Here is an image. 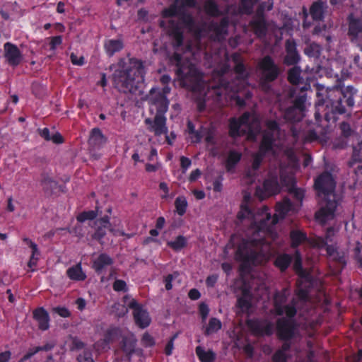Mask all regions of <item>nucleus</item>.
Instances as JSON below:
<instances>
[{"label":"nucleus","mask_w":362,"mask_h":362,"mask_svg":"<svg viewBox=\"0 0 362 362\" xmlns=\"http://www.w3.org/2000/svg\"><path fill=\"white\" fill-rule=\"evenodd\" d=\"M292 202L285 198L276 205V213L272 216L267 206L262 208L264 215L260 221H252L247 229L246 238H243L235 251L236 259L241 262L240 269L250 268L264 253V248H269L270 243L266 236L271 234L274 226L280 219H284L292 208Z\"/></svg>","instance_id":"obj_1"},{"label":"nucleus","mask_w":362,"mask_h":362,"mask_svg":"<svg viewBox=\"0 0 362 362\" xmlns=\"http://www.w3.org/2000/svg\"><path fill=\"white\" fill-rule=\"evenodd\" d=\"M118 64L121 69L116 70L113 74L115 83L124 93L136 94L141 92L146 74L144 62L132 57L129 58L127 64L123 59Z\"/></svg>","instance_id":"obj_2"},{"label":"nucleus","mask_w":362,"mask_h":362,"mask_svg":"<svg viewBox=\"0 0 362 362\" xmlns=\"http://www.w3.org/2000/svg\"><path fill=\"white\" fill-rule=\"evenodd\" d=\"M314 188L319 196H324L322 206L315 213V218L320 223L325 224L327 221L334 218L339 204L335 193L336 181L332 174L328 171H324L320 174L315 179Z\"/></svg>","instance_id":"obj_3"},{"label":"nucleus","mask_w":362,"mask_h":362,"mask_svg":"<svg viewBox=\"0 0 362 362\" xmlns=\"http://www.w3.org/2000/svg\"><path fill=\"white\" fill-rule=\"evenodd\" d=\"M170 61L175 65V74L183 88L194 93L203 90V74L190 60L183 59L181 54L175 52L170 57Z\"/></svg>","instance_id":"obj_4"},{"label":"nucleus","mask_w":362,"mask_h":362,"mask_svg":"<svg viewBox=\"0 0 362 362\" xmlns=\"http://www.w3.org/2000/svg\"><path fill=\"white\" fill-rule=\"evenodd\" d=\"M148 103L151 111L153 108L156 110L154 118H146L144 120L148 126V130L153 132L156 136L167 134L168 129L166 125L167 118L165 114L168 110L169 101L165 93L160 92L156 88H152L149 91Z\"/></svg>","instance_id":"obj_5"},{"label":"nucleus","mask_w":362,"mask_h":362,"mask_svg":"<svg viewBox=\"0 0 362 362\" xmlns=\"http://www.w3.org/2000/svg\"><path fill=\"white\" fill-rule=\"evenodd\" d=\"M356 93L357 90L352 86L345 88L336 87L328 92L326 105L328 106L330 104L333 115L344 114L347 110L346 108L352 109L354 106V96ZM325 103V101L322 105Z\"/></svg>","instance_id":"obj_6"},{"label":"nucleus","mask_w":362,"mask_h":362,"mask_svg":"<svg viewBox=\"0 0 362 362\" xmlns=\"http://www.w3.org/2000/svg\"><path fill=\"white\" fill-rule=\"evenodd\" d=\"M257 68L259 71V87L263 91L269 93L272 89V83L280 75V68L269 55H266L260 59Z\"/></svg>","instance_id":"obj_7"},{"label":"nucleus","mask_w":362,"mask_h":362,"mask_svg":"<svg viewBox=\"0 0 362 362\" xmlns=\"http://www.w3.org/2000/svg\"><path fill=\"white\" fill-rule=\"evenodd\" d=\"M266 3H261L250 21V26L254 34L259 38L264 37L268 31V23L264 13Z\"/></svg>","instance_id":"obj_8"},{"label":"nucleus","mask_w":362,"mask_h":362,"mask_svg":"<svg viewBox=\"0 0 362 362\" xmlns=\"http://www.w3.org/2000/svg\"><path fill=\"white\" fill-rule=\"evenodd\" d=\"M251 114L249 112H245L238 118L231 117L228 121V134L232 139H237L245 134L247 132L242 129V126H245L248 129V132H252V127L250 123Z\"/></svg>","instance_id":"obj_9"},{"label":"nucleus","mask_w":362,"mask_h":362,"mask_svg":"<svg viewBox=\"0 0 362 362\" xmlns=\"http://www.w3.org/2000/svg\"><path fill=\"white\" fill-rule=\"evenodd\" d=\"M305 95L296 97L293 104L284 110V118L291 123L301 121L305 116Z\"/></svg>","instance_id":"obj_10"},{"label":"nucleus","mask_w":362,"mask_h":362,"mask_svg":"<svg viewBox=\"0 0 362 362\" xmlns=\"http://www.w3.org/2000/svg\"><path fill=\"white\" fill-rule=\"evenodd\" d=\"M276 335L281 341H291L296 336L297 324L293 319L279 318L276 321Z\"/></svg>","instance_id":"obj_11"},{"label":"nucleus","mask_w":362,"mask_h":362,"mask_svg":"<svg viewBox=\"0 0 362 362\" xmlns=\"http://www.w3.org/2000/svg\"><path fill=\"white\" fill-rule=\"evenodd\" d=\"M246 325L255 336H271L273 334L274 325L266 319H248L246 320Z\"/></svg>","instance_id":"obj_12"},{"label":"nucleus","mask_w":362,"mask_h":362,"mask_svg":"<svg viewBox=\"0 0 362 362\" xmlns=\"http://www.w3.org/2000/svg\"><path fill=\"white\" fill-rule=\"evenodd\" d=\"M128 307L133 310V315L135 323L141 329L149 326L151 318L148 313L144 310L135 299H132L128 304Z\"/></svg>","instance_id":"obj_13"},{"label":"nucleus","mask_w":362,"mask_h":362,"mask_svg":"<svg viewBox=\"0 0 362 362\" xmlns=\"http://www.w3.org/2000/svg\"><path fill=\"white\" fill-rule=\"evenodd\" d=\"M4 57L6 62L11 66H18L23 61V54L17 45L10 42L4 45Z\"/></svg>","instance_id":"obj_14"},{"label":"nucleus","mask_w":362,"mask_h":362,"mask_svg":"<svg viewBox=\"0 0 362 362\" xmlns=\"http://www.w3.org/2000/svg\"><path fill=\"white\" fill-rule=\"evenodd\" d=\"M168 34L172 39V45L175 49L177 50L183 45L184 34L180 24L175 20L168 21Z\"/></svg>","instance_id":"obj_15"},{"label":"nucleus","mask_w":362,"mask_h":362,"mask_svg":"<svg viewBox=\"0 0 362 362\" xmlns=\"http://www.w3.org/2000/svg\"><path fill=\"white\" fill-rule=\"evenodd\" d=\"M327 254L329 261L334 264L336 269L341 272L346 266L347 261L345 252L339 250L335 245H327Z\"/></svg>","instance_id":"obj_16"},{"label":"nucleus","mask_w":362,"mask_h":362,"mask_svg":"<svg viewBox=\"0 0 362 362\" xmlns=\"http://www.w3.org/2000/svg\"><path fill=\"white\" fill-rule=\"evenodd\" d=\"M348 35L352 42L362 38V17H355L351 13L347 17Z\"/></svg>","instance_id":"obj_17"},{"label":"nucleus","mask_w":362,"mask_h":362,"mask_svg":"<svg viewBox=\"0 0 362 362\" xmlns=\"http://www.w3.org/2000/svg\"><path fill=\"white\" fill-rule=\"evenodd\" d=\"M286 55L284 64L286 66H296L300 61V55L297 50V45L294 40H287L285 42Z\"/></svg>","instance_id":"obj_18"},{"label":"nucleus","mask_w":362,"mask_h":362,"mask_svg":"<svg viewBox=\"0 0 362 362\" xmlns=\"http://www.w3.org/2000/svg\"><path fill=\"white\" fill-rule=\"evenodd\" d=\"M33 319L37 322L39 329L46 331L49 328L50 317L48 312L42 307L34 310Z\"/></svg>","instance_id":"obj_19"},{"label":"nucleus","mask_w":362,"mask_h":362,"mask_svg":"<svg viewBox=\"0 0 362 362\" xmlns=\"http://www.w3.org/2000/svg\"><path fill=\"white\" fill-rule=\"evenodd\" d=\"M107 142V138L103 134L100 129L95 127L91 129L88 139V145L94 150L101 148Z\"/></svg>","instance_id":"obj_20"},{"label":"nucleus","mask_w":362,"mask_h":362,"mask_svg":"<svg viewBox=\"0 0 362 362\" xmlns=\"http://www.w3.org/2000/svg\"><path fill=\"white\" fill-rule=\"evenodd\" d=\"M113 263L114 259L110 255L101 253L93 261L92 268L98 274H100L105 268L111 266Z\"/></svg>","instance_id":"obj_21"},{"label":"nucleus","mask_w":362,"mask_h":362,"mask_svg":"<svg viewBox=\"0 0 362 362\" xmlns=\"http://www.w3.org/2000/svg\"><path fill=\"white\" fill-rule=\"evenodd\" d=\"M327 8V3L322 1H314L310 6L309 13L313 21H321L324 19L325 13Z\"/></svg>","instance_id":"obj_22"},{"label":"nucleus","mask_w":362,"mask_h":362,"mask_svg":"<svg viewBox=\"0 0 362 362\" xmlns=\"http://www.w3.org/2000/svg\"><path fill=\"white\" fill-rule=\"evenodd\" d=\"M233 62L235 64L234 71L238 75V78H247L249 74L246 70L245 65L239 53L235 52L231 55Z\"/></svg>","instance_id":"obj_23"},{"label":"nucleus","mask_w":362,"mask_h":362,"mask_svg":"<svg viewBox=\"0 0 362 362\" xmlns=\"http://www.w3.org/2000/svg\"><path fill=\"white\" fill-rule=\"evenodd\" d=\"M287 300V295L286 289L276 291L274 296V307L277 315H284V303Z\"/></svg>","instance_id":"obj_24"},{"label":"nucleus","mask_w":362,"mask_h":362,"mask_svg":"<svg viewBox=\"0 0 362 362\" xmlns=\"http://www.w3.org/2000/svg\"><path fill=\"white\" fill-rule=\"evenodd\" d=\"M274 134L270 132H264L261 140L259 151L266 154L273 149L274 144Z\"/></svg>","instance_id":"obj_25"},{"label":"nucleus","mask_w":362,"mask_h":362,"mask_svg":"<svg viewBox=\"0 0 362 362\" xmlns=\"http://www.w3.org/2000/svg\"><path fill=\"white\" fill-rule=\"evenodd\" d=\"M263 188L269 196L279 194L281 187L277 177L266 179L263 182Z\"/></svg>","instance_id":"obj_26"},{"label":"nucleus","mask_w":362,"mask_h":362,"mask_svg":"<svg viewBox=\"0 0 362 362\" xmlns=\"http://www.w3.org/2000/svg\"><path fill=\"white\" fill-rule=\"evenodd\" d=\"M293 257L291 255L283 253L276 256L274 261V265L281 272H284L291 265Z\"/></svg>","instance_id":"obj_27"},{"label":"nucleus","mask_w":362,"mask_h":362,"mask_svg":"<svg viewBox=\"0 0 362 362\" xmlns=\"http://www.w3.org/2000/svg\"><path fill=\"white\" fill-rule=\"evenodd\" d=\"M67 276L73 281H81L86 279V275L82 269L81 263L69 267L66 270Z\"/></svg>","instance_id":"obj_28"},{"label":"nucleus","mask_w":362,"mask_h":362,"mask_svg":"<svg viewBox=\"0 0 362 362\" xmlns=\"http://www.w3.org/2000/svg\"><path fill=\"white\" fill-rule=\"evenodd\" d=\"M122 331L121 328L111 326L105 331L104 334V342L106 344L115 342L122 337Z\"/></svg>","instance_id":"obj_29"},{"label":"nucleus","mask_w":362,"mask_h":362,"mask_svg":"<svg viewBox=\"0 0 362 362\" xmlns=\"http://www.w3.org/2000/svg\"><path fill=\"white\" fill-rule=\"evenodd\" d=\"M195 353L200 362H214L216 358V354L212 349L205 351L201 346L196 347Z\"/></svg>","instance_id":"obj_30"},{"label":"nucleus","mask_w":362,"mask_h":362,"mask_svg":"<svg viewBox=\"0 0 362 362\" xmlns=\"http://www.w3.org/2000/svg\"><path fill=\"white\" fill-rule=\"evenodd\" d=\"M105 49L109 57L113 56L116 52H119L124 47L123 42L121 40H109L105 43Z\"/></svg>","instance_id":"obj_31"},{"label":"nucleus","mask_w":362,"mask_h":362,"mask_svg":"<svg viewBox=\"0 0 362 362\" xmlns=\"http://www.w3.org/2000/svg\"><path fill=\"white\" fill-rule=\"evenodd\" d=\"M229 21L227 17H223L219 23L212 22L209 25V29L215 33L216 35L227 33Z\"/></svg>","instance_id":"obj_32"},{"label":"nucleus","mask_w":362,"mask_h":362,"mask_svg":"<svg viewBox=\"0 0 362 362\" xmlns=\"http://www.w3.org/2000/svg\"><path fill=\"white\" fill-rule=\"evenodd\" d=\"M136 340L134 336L123 337L122 340V349L128 356L134 353Z\"/></svg>","instance_id":"obj_33"},{"label":"nucleus","mask_w":362,"mask_h":362,"mask_svg":"<svg viewBox=\"0 0 362 362\" xmlns=\"http://www.w3.org/2000/svg\"><path fill=\"white\" fill-rule=\"evenodd\" d=\"M291 246L293 248L298 247L301 243L307 240V234L298 230H293L290 233Z\"/></svg>","instance_id":"obj_34"},{"label":"nucleus","mask_w":362,"mask_h":362,"mask_svg":"<svg viewBox=\"0 0 362 362\" xmlns=\"http://www.w3.org/2000/svg\"><path fill=\"white\" fill-rule=\"evenodd\" d=\"M183 10L182 6L179 5L177 1H175L169 7L163 10L161 16L164 18L175 17L179 16Z\"/></svg>","instance_id":"obj_35"},{"label":"nucleus","mask_w":362,"mask_h":362,"mask_svg":"<svg viewBox=\"0 0 362 362\" xmlns=\"http://www.w3.org/2000/svg\"><path fill=\"white\" fill-rule=\"evenodd\" d=\"M288 81L293 85H298L302 80L301 69L298 66H293L288 71Z\"/></svg>","instance_id":"obj_36"},{"label":"nucleus","mask_w":362,"mask_h":362,"mask_svg":"<svg viewBox=\"0 0 362 362\" xmlns=\"http://www.w3.org/2000/svg\"><path fill=\"white\" fill-rule=\"evenodd\" d=\"M167 245L175 252H179L187 245V239L180 235L174 240L168 241Z\"/></svg>","instance_id":"obj_37"},{"label":"nucleus","mask_w":362,"mask_h":362,"mask_svg":"<svg viewBox=\"0 0 362 362\" xmlns=\"http://www.w3.org/2000/svg\"><path fill=\"white\" fill-rule=\"evenodd\" d=\"M242 158V154L235 150H231L228 153V156L226 163V168L228 171H230L235 167L240 162Z\"/></svg>","instance_id":"obj_38"},{"label":"nucleus","mask_w":362,"mask_h":362,"mask_svg":"<svg viewBox=\"0 0 362 362\" xmlns=\"http://www.w3.org/2000/svg\"><path fill=\"white\" fill-rule=\"evenodd\" d=\"M204 9L205 13L211 17H218L221 15V11L214 0H207L204 5Z\"/></svg>","instance_id":"obj_39"},{"label":"nucleus","mask_w":362,"mask_h":362,"mask_svg":"<svg viewBox=\"0 0 362 362\" xmlns=\"http://www.w3.org/2000/svg\"><path fill=\"white\" fill-rule=\"evenodd\" d=\"M222 327L221 320L216 317H211L207 327H206L204 334L205 336H209L214 333L217 332Z\"/></svg>","instance_id":"obj_40"},{"label":"nucleus","mask_w":362,"mask_h":362,"mask_svg":"<svg viewBox=\"0 0 362 362\" xmlns=\"http://www.w3.org/2000/svg\"><path fill=\"white\" fill-rule=\"evenodd\" d=\"M321 50L322 48L319 44L311 42L304 49V54L309 57L318 58L320 56Z\"/></svg>","instance_id":"obj_41"},{"label":"nucleus","mask_w":362,"mask_h":362,"mask_svg":"<svg viewBox=\"0 0 362 362\" xmlns=\"http://www.w3.org/2000/svg\"><path fill=\"white\" fill-rule=\"evenodd\" d=\"M313 35H321L325 37L327 42H329L332 40V37L329 34V28L325 23H319L316 25L313 30Z\"/></svg>","instance_id":"obj_42"},{"label":"nucleus","mask_w":362,"mask_h":362,"mask_svg":"<svg viewBox=\"0 0 362 362\" xmlns=\"http://www.w3.org/2000/svg\"><path fill=\"white\" fill-rule=\"evenodd\" d=\"M188 204L187 199L184 196H179L175 199V206L176 212L180 216H183L187 208Z\"/></svg>","instance_id":"obj_43"},{"label":"nucleus","mask_w":362,"mask_h":362,"mask_svg":"<svg viewBox=\"0 0 362 362\" xmlns=\"http://www.w3.org/2000/svg\"><path fill=\"white\" fill-rule=\"evenodd\" d=\"M98 214V207L96 206L95 210L85 211L80 213L76 216V220L80 223H83L86 221L94 220Z\"/></svg>","instance_id":"obj_44"},{"label":"nucleus","mask_w":362,"mask_h":362,"mask_svg":"<svg viewBox=\"0 0 362 362\" xmlns=\"http://www.w3.org/2000/svg\"><path fill=\"white\" fill-rule=\"evenodd\" d=\"M356 163H362V141L357 146H354L349 165L352 166Z\"/></svg>","instance_id":"obj_45"},{"label":"nucleus","mask_w":362,"mask_h":362,"mask_svg":"<svg viewBox=\"0 0 362 362\" xmlns=\"http://www.w3.org/2000/svg\"><path fill=\"white\" fill-rule=\"evenodd\" d=\"M297 300L293 298L290 303L284 306V314L285 313L287 319H293L297 313Z\"/></svg>","instance_id":"obj_46"},{"label":"nucleus","mask_w":362,"mask_h":362,"mask_svg":"<svg viewBox=\"0 0 362 362\" xmlns=\"http://www.w3.org/2000/svg\"><path fill=\"white\" fill-rule=\"evenodd\" d=\"M236 307L241 312H247L252 307L251 299L239 296L237 299Z\"/></svg>","instance_id":"obj_47"},{"label":"nucleus","mask_w":362,"mask_h":362,"mask_svg":"<svg viewBox=\"0 0 362 362\" xmlns=\"http://www.w3.org/2000/svg\"><path fill=\"white\" fill-rule=\"evenodd\" d=\"M253 217V213L249 206L246 204H242L240 206V211L237 214V218L240 221H243L245 218H250Z\"/></svg>","instance_id":"obj_48"},{"label":"nucleus","mask_w":362,"mask_h":362,"mask_svg":"<svg viewBox=\"0 0 362 362\" xmlns=\"http://www.w3.org/2000/svg\"><path fill=\"white\" fill-rule=\"evenodd\" d=\"M41 184L45 192L50 191L52 192L57 188L58 183L50 177L45 176L41 180Z\"/></svg>","instance_id":"obj_49"},{"label":"nucleus","mask_w":362,"mask_h":362,"mask_svg":"<svg viewBox=\"0 0 362 362\" xmlns=\"http://www.w3.org/2000/svg\"><path fill=\"white\" fill-rule=\"evenodd\" d=\"M180 22L187 28H192L194 25V21L192 16L184 12V10L179 15Z\"/></svg>","instance_id":"obj_50"},{"label":"nucleus","mask_w":362,"mask_h":362,"mask_svg":"<svg viewBox=\"0 0 362 362\" xmlns=\"http://www.w3.org/2000/svg\"><path fill=\"white\" fill-rule=\"evenodd\" d=\"M289 193L293 195V198L296 201H298L300 203L302 202V201L304 198V196H305V190L304 189H303L301 188L296 187L294 186L291 187L289 189Z\"/></svg>","instance_id":"obj_51"},{"label":"nucleus","mask_w":362,"mask_h":362,"mask_svg":"<svg viewBox=\"0 0 362 362\" xmlns=\"http://www.w3.org/2000/svg\"><path fill=\"white\" fill-rule=\"evenodd\" d=\"M265 155L266 154L259 151L253 155V160L252 163V168L253 170L256 171L259 170Z\"/></svg>","instance_id":"obj_52"},{"label":"nucleus","mask_w":362,"mask_h":362,"mask_svg":"<svg viewBox=\"0 0 362 362\" xmlns=\"http://www.w3.org/2000/svg\"><path fill=\"white\" fill-rule=\"evenodd\" d=\"M112 288L116 292H127L128 287L125 281L122 279H116L113 284Z\"/></svg>","instance_id":"obj_53"},{"label":"nucleus","mask_w":362,"mask_h":362,"mask_svg":"<svg viewBox=\"0 0 362 362\" xmlns=\"http://www.w3.org/2000/svg\"><path fill=\"white\" fill-rule=\"evenodd\" d=\"M141 344L146 348L153 347L156 342L154 338L148 332H145L141 338Z\"/></svg>","instance_id":"obj_54"},{"label":"nucleus","mask_w":362,"mask_h":362,"mask_svg":"<svg viewBox=\"0 0 362 362\" xmlns=\"http://www.w3.org/2000/svg\"><path fill=\"white\" fill-rule=\"evenodd\" d=\"M293 268V270L298 274H301L303 272L302 259L298 252H296Z\"/></svg>","instance_id":"obj_55"},{"label":"nucleus","mask_w":362,"mask_h":362,"mask_svg":"<svg viewBox=\"0 0 362 362\" xmlns=\"http://www.w3.org/2000/svg\"><path fill=\"white\" fill-rule=\"evenodd\" d=\"M362 245L360 243H357L356 247L354 248V259L356 260L358 267L362 269V253H361Z\"/></svg>","instance_id":"obj_56"},{"label":"nucleus","mask_w":362,"mask_h":362,"mask_svg":"<svg viewBox=\"0 0 362 362\" xmlns=\"http://www.w3.org/2000/svg\"><path fill=\"white\" fill-rule=\"evenodd\" d=\"M258 0H241V6L245 13L250 14L252 13L254 5Z\"/></svg>","instance_id":"obj_57"},{"label":"nucleus","mask_w":362,"mask_h":362,"mask_svg":"<svg viewBox=\"0 0 362 362\" xmlns=\"http://www.w3.org/2000/svg\"><path fill=\"white\" fill-rule=\"evenodd\" d=\"M178 336V334L176 333L175 334H173L170 338V339L168 340V341L167 342L166 345H165V349H164V353L166 356H170L172 355L173 354V350L174 349V341L176 339V338Z\"/></svg>","instance_id":"obj_58"},{"label":"nucleus","mask_w":362,"mask_h":362,"mask_svg":"<svg viewBox=\"0 0 362 362\" xmlns=\"http://www.w3.org/2000/svg\"><path fill=\"white\" fill-rule=\"evenodd\" d=\"M62 37L61 35H57L49 37V49L51 51H55L57 47L62 44Z\"/></svg>","instance_id":"obj_59"},{"label":"nucleus","mask_w":362,"mask_h":362,"mask_svg":"<svg viewBox=\"0 0 362 362\" xmlns=\"http://www.w3.org/2000/svg\"><path fill=\"white\" fill-rule=\"evenodd\" d=\"M339 129L341 130V136L345 138L349 137L352 134V129L350 124L346 122H342L339 124Z\"/></svg>","instance_id":"obj_60"},{"label":"nucleus","mask_w":362,"mask_h":362,"mask_svg":"<svg viewBox=\"0 0 362 362\" xmlns=\"http://www.w3.org/2000/svg\"><path fill=\"white\" fill-rule=\"evenodd\" d=\"M106 228L103 226H99L98 227L94 233L92 235V238L94 240H98V242L101 243V240L106 235Z\"/></svg>","instance_id":"obj_61"},{"label":"nucleus","mask_w":362,"mask_h":362,"mask_svg":"<svg viewBox=\"0 0 362 362\" xmlns=\"http://www.w3.org/2000/svg\"><path fill=\"white\" fill-rule=\"evenodd\" d=\"M265 125L268 129L267 132H278L280 130V127L279 123L274 119H268L265 122Z\"/></svg>","instance_id":"obj_62"},{"label":"nucleus","mask_w":362,"mask_h":362,"mask_svg":"<svg viewBox=\"0 0 362 362\" xmlns=\"http://www.w3.org/2000/svg\"><path fill=\"white\" fill-rule=\"evenodd\" d=\"M52 311L54 313H57V315H59L62 317L66 318V317H69L71 316V312L66 307H62V306L54 307V308H53Z\"/></svg>","instance_id":"obj_63"},{"label":"nucleus","mask_w":362,"mask_h":362,"mask_svg":"<svg viewBox=\"0 0 362 362\" xmlns=\"http://www.w3.org/2000/svg\"><path fill=\"white\" fill-rule=\"evenodd\" d=\"M273 362H287L286 354L283 351H277L272 356Z\"/></svg>","instance_id":"obj_64"}]
</instances>
